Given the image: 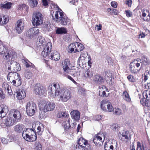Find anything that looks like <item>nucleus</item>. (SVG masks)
I'll return each mask as SVG.
<instances>
[{"instance_id": "obj_45", "label": "nucleus", "mask_w": 150, "mask_h": 150, "mask_svg": "<svg viewBox=\"0 0 150 150\" xmlns=\"http://www.w3.org/2000/svg\"><path fill=\"white\" fill-rule=\"evenodd\" d=\"M12 3H11L7 2L5 4H1V7L4 8H10L11 7Z\"/></svg>"}, {"instance_id": "obj_19", "label": "nucleus", "mask_w": 150, "mask_h": 150, "mask_svg": "<svg viewBox=\"0 0 150 150\" xmlns=\"http://www.w3.org/2000/svg\"><path fill=\"white\" fill-rule=\"evenodd\" d=\"M93 142L97 146H101L103 144V140H102V137L98 134L96 135L93 139Z\"/></svg>"}, {"instance_id": "obj_54", "label": "nucleus", "mask_w": 150, "mask_h": 150, "mask_svg": "<svg viewBox=\"0 0 150 150\" xmlns=\"http://www.w3.org/2000/svg\"><path fill=\"white\" fill-rule=\"evenodd\" d=\"M108 11H112V13L115 15H117V11L116 9L112 8L111 9V8H109L108 9Z\"/></svg>"}, {"instance_id": "obj_38", "label": "nucleus", "mask_w": 150, "mask_h": 150, "mask_svg": "<svg viewBox=\"0 0 150 150\" xmlns=\"http://www.w3.org/2000/svg\"><path fill=\"white\" fill-rule=\"evenodd\" d=\"M69 116L68 114L66 112H59L57 117L59 118H65Z\"/></svg>"}, {"instance_id": "obj_34", "label": "nucleus", "mask_w": 150, "mask_h": 150, "mask_svg": "<svg viewBox=\"0 0 150 150\" xmlns=\"http://www.w3.org/2000/svg\"><path fill=\"white\" fill-rule=\"evenodd\" d=\"M16 53L13 50H10L8 52L6 51L5 54H4V56H14L16 55Z\"/></svg>"}, {"instance_id": "obj_23", "label": "nucleus", "mask_w": 150, "mask_h": 150, "mask_svg": "<svg viewBox=\"0 0 150 150\" xmlns=\"http://www.w3.org/2000/svg\"><path fill=\"white\" fill-rule=\"evenodd\" d=\"M142 15L144 21L148 22L150 21V15L149 10H143Z\"/></svg>"}, {"instance_id": "obj_16", "label": "nucleus", "mask_w": 150, "mask_h": 150, "mask_svg": "<svg viewBox=\"0 0 150 150\" xmlns=\"http://www.w3.org/2000/svg\"><path fill=\"white\" fill-rule=\"evenodd\" d=\"M39 30L38 28L37 27L33 28L27 31L26 34L30 38H32L39 33Z\"/></svg>"}, {"instance_id": "obj_11", "label": "nucleus", "mask_w": 150, "mask_h": 150, "mask_svg": "<svg viewBox=\"0 0 150 150\" xmlns=\"http://www.w3.org/2000/svg\"><path fill=\"white\" fill-rule=\"evenodd\" d=\"M36 105L32 102H29L27 103L26 107V111L27 114L30 116H32L36 111Z\"/></svg>"}, {"instance_id": "obj_6", "label": "nucleus", "mask_w": 150, "mask_h": 150, "mask_svg": "<svg viewBox=\"0 0 150 150\" xmlns=\"http://www.w3.org/2000/svg\"><path fill=\"white\" fill-rule=\"evenodd\" d=\"M7 79H9L13 85L18 86L21 84V77L16 72H10L8 74Z\"/></svg>"}, {"instance_id": "obj_64", "label": "nucleus", "mask_w": 150, "mask_h": 150, "mask_svg": "<svg viewBox=\"0 0 150 150\" xmlns=\"http://www.w3.org/2000/svg\"><path fill=\"white\" fill-rule=\"evenodd\" d=\"M111 4L112 7L116 8L117 7V3L115 1H112L111 3Z\"/></svg>"}, {"instance_id": "obj_17", "label": "nucleus", "mask_w": 150, "mask_h": 150, "mask_svg": "<svg viewBox=\"0 0 150 150\" xmlns=\"http://www.w3.org/2000/svg\"><path fill=\"white\" fill-rule=\"evenodd\" d=\"M24 24L22 20H18L16 24V30L18 33H21L23 30Z\"/></svg>"}, {"instance_id": "obj_57", "label": "nucleus", "mask_w": 150, "mask_h": 150, "mask_svg": "<svg viewBox=\"0 0 150 150\" xmlns=\"http://www.w3.org/2000/svg\"><path fill=\"white\" fill-rule=\"evenodd\" d=\"M52 7H53L56 9H57L58 11H62V10L59 8L57 4H52Z\"/></svg>"}, {"instance_id": "obj_37", "label": "nucleus", "mask_w": 150, "mask_h": 150, "mask_svg": "<svg viewBox=\"0 0 150 150\" xmlns=\"http://www.w3.org/2000/svg\"><path fill=\"white\" fill-rule=\"evenodd\" d=\"M6 51V48L1 42H0V55L5 54Z\"/></svg>"}, {"instance_id": "obj_49", "label": "nucleus", "mask_w": 150, "mask_h": 150, "mask_svg": "<svg viewBox=\"0 0 150 150\" xmlns=\"http://www.w3.org/2000/svg\"><path fill=\"white\" fill-rule=\"evenodd\" d=\"M111 128L113 131H115L119 128V126L117 124L114 123L112 125Z\"/></svg>"}, {"instance_id": "obj_56", "label": "nucleus", "mask_w": 150, "mask_h": 150, "mask_svg": "<svg viewBox=\"0 0 150 150\" xmlns=\"http://www.w3.org/2000/svg\"><path fill=\"white\" fill-rule=\"evenodd\" d=\"M145 106L150 107V98L146 99Z\"/></svg>"}, {"instance_id": "obj_9", "label": "nucleus", "mask_w": 150, "mask_h": 150, "mask_svg": "<svg viewBox=\"0 0 150 150\" xmlns=\"http://www.w3.org/2000/svg\"><path fill=\"white\" fill-rule=\"evenodd\" d=\"M84 49V46L81 44L76 42L71 44L69 47V52L74 53L82 50Z\"/></svg>"}, {"instance_id": "obj_53", "label": "nucleus", "mask_w": 150, "mask_h": 150, "mask_svg": "<svg viewBox=\"0 0 150 150\" xmlns=\"http://www.w3.org/2000/svg\"><path fill=\"white\" fill-rule=\"evenodd\" d=\"M45 27L46 29L48 31H51L52 30L51 25L50 23H48L47 24L45 25Z\"/></svg>"}, {"instance_id": "obj_52", "label": "nucleus", "mask_w": 150, "mask_h": 150, "mask_svg": "<svg viewBox=\"0 0 150 150\" xmlns=\"http://www.w3.org/2000/svg\"><path fill=\"white\" fill-rule=\"evenodd\" d=\"M60 56V55L59 53L56 51H54L52 52L50 56Z\"/></svg>"}, {"instance_id": "obj_36", "label": "nucleus", "mask_w": 150, "mask_h": 150, "mask_svg": "<svg viewBox=\"0 0 150 150\" xmlns=\"http://www.w3.org/2000/svg\"><path fill=\"white\" fill-rule=\"evenodd\" d=\"M93 75V72L90 70L88 69L86 71L84 76L86 78H91Z\"/></svg>"}, {"instance_id": "obj_7", "label": "nucleus", "mask_w": 150, "mask_h": 150, "mask_svg": "<svg viewBox=\"0 0 150 150\" xmlns=\"http://www.w3.org/2000/svg\"><path fill=\"white\" fill-rule=\"evenodd\" d=\"M6 61L8 64V69L11 70V68H13V70L15 71H20L21 69L20 64L16 61H14V58L13 57H5Z\"/></svg>"}, {"instance_id": "obj_14", "label": "nucleus", "mask_w": 150, "mask_h": 150, "mask_svg": "<svg viewBox=\"0 0 150 150\" xmlns=\"http://www.w3.org/2000/svg\"><path fill=\"white\" fill-rule=\"evenodd\" d=\"M77 143L82 148L88 149L90 148L89 144L88 141L83 137L79 138L77 141Z\"/></svg>"}, {"instance_id": "obj_51", "label": "nucleus", "mask_w": 150, "mask_h": 150, "mask_svg": "<svg viewBox=\"0 0 150 150\" xmlns=\"http://www.w3.org/2000/svg\"><path fill=\"white\" fill-rule=\"evenodd\" d=\"M85 91L84 88H80L78 90V92L80 94L83 95H84L85 93Z\"/></svg>"}, {"instance_id": "obj_22", "label": "nucleus", "mask_w": 150, "mask_h": 150, "mask_svg": "<svg viewBox=\"0 0 150 150\" xmlns=\"http://www.w3.org/2000/svg\"><path fill=\"white\" fill-rule=\"evenodd\" d=\"M71 118L76 121L79 120L80 117V112L77 110H73L70 112Z\"/></svg>"}, {"instance_id": "obj_18", "label": "nucleus", "mask_w": 150, "mask_h": 150, "mask_svg": "<svg viewBox=\"0 0 150 150\" xmlns=\"http://www.w3.org/2000/svg\"><path fill=\"white\" fill-rule=\"evenodd\" d=\"M64 15L63 13L60 11H56L54 14V16L52 15V18L54 21L59 22Z\"/></svg>"}, {"instance_id": "obj_4", "label": "nucleus", "mask_w": 150, "mask_h": 150, "mask_svg": "<svg viewBox=\"0 0 150 150\" xmlns=\"http://www.w3.org/2000/svg\"><path fill=\"white\" fill-rule=\"evenodd\" d=\"M39 106L40 110L45 113L47 112L53 110L55 108V103L43 100L40 101Z\"/></svg>"}, {"instance_id": "obj_48", "label": "nucleus", "mask_w": 150, "mask_h": 150, "mask_svg": "<svg viewBox=\"0 0 150 150\" xmlns=\"http://www.w3.org/2000/svg\"><path fill=\"white\" fill-rule=\"evenodd\" d=\"M35 148L37 150H42V146L39 142H36L35 143Z\"/></svg>"}, {"instance_id": "obj_27", "label": "nucleus", "mask_w": 150, "mask_h": 150, "mask_svg": "<svg viewBox=\"0 0 150 150\" xmlns=\"http://www.w3.org/2000/svg\"><path fill=\"white\" fill-rule=\"evenodd\" d=\"M105 78L106 81L110 85H111L113 83L112 80V74L110 72H107L105 75Z\"/></svg>"}, {"instance_id": "obj_43", "label": "nucleus", "mask_w": 150, "mask_h": 150, "mask_svg": "<svg viewBox=\"0 0 150 150\" xmlns=\"http://www.w3.org/2000/svg\"><path fill=\"white\" fill-rule=\"evenodd\" d=\"M143 96L146 99L150 98V91L147 90L144 91L143 93Z\"/></svg>"}, {"instance_id": "obj_5", "label": "nucleus", "mask_w": 150, "mask_h": 150, "mask_svg": "<svg viewBox=\"0 0 150 150\" xmlns=\"http://www.w3.org/2000/svg\"><path fill=\"white\" fill-rule=\"evenodd\" d=\"M23 138L27 141H34L37 139L36 134L34 129L31 128L24 129L22 134Z\"/></svg>"}, {"instance_id": "obj_13", "label": "nucleus", "mask_w": 150, "mask_h": 150, "mask_svg": "<svg viewBox=\"0 0 150 150\" xmlns=\"http://www.w3.org/2000/svg\"><path fill=\"white\" fill-rule=\"evenodd\" d=\"M70 65V61L68 59H65L62 63V66L64 71L70 74H74L71 72L73 71L72 69H70L69 67Z\"/></svg>"}, {"instance_id": "obj_31", "label": "nucleus", "mask_w": 150, "mask_h": 150, "mask_svg": "<svg viewBox=\"0 0 150 150\" xmlns=\"http://www.w3.org/2000/svg\"><path fill=\"white\" fill-rule=\"evenodd\" d=\"M67 29L64 27L58 28L56 30V33L57 34H64L67 33Z\"/></svg>"}, {"instance_id": "obj_32", "label": "nucleus", "mask_w": 150, "mask_h": 150, "mask_svg": "<svg viewBox=\"0 0 150 150\" xmlns=\"http://www.w3.org/2000/svg\"><path fill=\"white\" fill-rule=\"evenodd\" d=\"M24 127V125L22 124H18L14 127L15 130L18 133H21Z\"/></svg>"}, {"instance_id": "obj_25", "label": "nucleus", "mask_w": 150, "mask_h": 150, "mask_svg": "<svg viewBox=\"0 0 150 150\" xmlns=\"http://www.w3.org/2000/svg\"><path fill=\"white\" fill-rule=\"evenodd\" d=\"M103 77L99 75H96L94 77L93 81L96 83L101 84L103 82Z\"/></svg>"}, {"instance_id": "obj_8", "label": "nucleus", "mask_w": 150, "mask_h": 150, "mask_svg": "<svg viewBox=\"0 0 150 150\" xmlns=\"http://www.w3.org/2000/svg\"><path fill=\"white\" fill-rule=\"evenodd\" d=\"M42 14L39 12H36L34 13L32 20L33 25L37 26L42 24L43 18Z\"/></svg>"}, {"instance_id": "obj_40", "label": "nucleus", "mask_w": 150, "mask_h": 150, "mask_svg": "<svg viewBox=\"0 0 150 150\" xmlns=\"http://www.w3.org/2000/svg\"><path fill=\"white\" fill-rule=\"evenodd\" d=\"M114 112L115 114L118 115H120L122 114V110L118 108H115Z\"/></svg>"}, {"instance_id": "obj_39", "label": "nucleus", "mask_w": 150, "mask_h": 150, "mask_svg": "<svg viewBox=\"0 0 150 150\" xmlns=\"http://www.w3.org/2000/svg\"><path fill=\"white\" fill-rule=\"evenodd\" d=\"M2 87L5 89L6 90L8 93H10L11 92V91L10 90L11 87L7 83H4L2 85Z\"/></svg>"}, {"instance_id": "obj_61", "label": "nucleus", "mask_w": 150, "mask_h": 150, "mask_svg": "<svg viewBox=\"0 0 150 150\" xmlns=\"http://www.w3.org/2000/svg\"><path fill=\"white\" fill-rule=\"evenodd\" d=\"M132 1L131 0H127L126 1V4L128 5L129 7H131L132 4Z\"/></svg>"}, {"instance_id": "obj_42", "label": "nucleus", "mask_w": 150, "mask_h": 150, "mask_svg": "<svg viewBox=\"0 0 150 150\" xmlns=\"http://www.w3.org/2000/svg\"><path fill=\"white\" fill-rule=\"evenodd\" d=\"M104 148L105 150H116L113 149V146L112 145H110L107 144H105Z\"/></svg>"}, {"instance_id": "obj_62", "label": "nucleus", "mask_w": 150, "mask_h": 150, "mask_svg": "<svg viewBox=\"0 0 150 150\" xmlns=\"http://www.w3.org/2000/svg\"><path fill=\"white\" fill-rule=\"evenodd\" d=\"M50 59L51 60H53L55 61H57L59 60L60 59V57H50Z\"/></svg>"}, {"instance_id": "obj_58", "label": "nucleus", "mask_w": 150, "mask_h": 150, "mask_svg": "<svg viewBox=\"0 0 150 150\" xmlns=\"http://www.w3.org/2000/svg\"><path fill=\"white\" fill-rule=\"evenodd\" d=\"M5 97V94L3 93L2 89L0 88V98L4 99Z\"/></svg>"}, {"instance_id": "obj_35", "label": "nucleus", "mask_w": 150, "mask_h": 150, "mask_svg": "<svg viewBox=\"0 0 150 150\" xmlns=\"http://www.w3.org/2000/svg\"><path fill=\"white\" fill-rule=\"evenodd\" d=\"M44 126L41 123H40L37 128V133L39 135H41L44 131Z\"/></svg>"}, {"instance_id": "obj_12", "label": "nucleus", "mask_w": 150, "mask_h": 150, "mask_svg": "<svg viewBox=\"0 0 150 150\" xmlns=\"http://www.w3.org/2000/svg\"><path fill=\"white\" fill-rule=\"evenodd\" d=\"M34 91L35 94L41 96H46L47 95L46 89L41 86H35V88Z\"/></svg>"}, {"instance_id": "obj_15", "label": "nucleus", "mask_w": 150, "mask_h": 150, "mask_svg": "<svg viewBox=\"0 0 150 150\" xmlns=\"http://www.w3.org/2000/svg\"><path fill=\"white\" fill-rule=\"evenodd\" d=\"M99 95L102 97H107L109 95L107 88L105 86H100L99 87Z\"/></svg>"}, {"instance_id": "obj_28", "label": "nucleus", "mask_w": 150, "mask_h": 150, "mask_svg": "<svg viewBox=\"0 0 150 150\" xmlns=\"http://www.w3.org/2000/svg\"><path fill=\"white\" fill-rule=\"evenodd\" d=\"M129 70L132 74H137L140 69V68L139 69L136 68L135 64L131 63L129 66Z\"/></svg>"}, {"instance_id": "obj_21", "label": "nucleus", "mask_w": 150, "mask_h": 150, "mask_svg": "<svg viewBox=\"0 0 150 150\" xmlns=\"http://www.w3.org/2000/svg\"><path fill=\"white\" fill-rule=\"evenodd\" d=\"M76 124L75 122L73 123L70 125L69 120L65 121L63 124L65 130L68 131L72 128H74L75 127Z\"/></svg>"}, {"instance_id": "obj_29", "label": "nucleus", "mask_w": 150, "mask_h": 150, "mask_svg": "<svg viewBox=\"0 0 150 150\" xmlns=\"http://www.w3.org/2000/svg\"><path fill=\"white\" fill-rule=\"evenodd\" d=\"M122 96L124 100L128 102H131V98L129 94L127 91H125L123 92Z\"/></svg>"}, {"instance_id": "obj_20", "label": "nucleus", "mask_w": 150, "mask_h": 150, "mask_svg": "<svg viewBox=\"0 0 150 150\" xmlns=\"http://www.w3.org/2000/svg\"><path fill=\"white\" fill-rule=\"evenodd\" d=\"M122 140L124 142H128L131 139V135L128 131H125L123 132L122 134Z\"/></svg>"}, {"instance_id": "obj_30", "label": "nucleus", "mask_w": 150, "mask_h": 150, "mask_svg": "<svg viewBox=\"0 0 150 150\" xmlns=\"http://www.w3.org/2000/svg\"><path fill=\"white\" fill-rule=\"evenodd\" d=\"M60 22L62 25H65L69 23V19L66 16L64 15Z\"/></svg>"}, {"instance_id": "obj_44", "label": "nucleus", "mask_w": 150, "mask_h": 150, "mask_svg": "<svg viewBox=\"0 0 150 150\" xmlns=\"http://www.w3.org/2000/svg\"><path fill=\"white\" fill-rule=\"evenodd\" d=\"M127 79L130 82H134L136 81V79L132 75H129L127 76Z\"/></svg>"}, {"instance_id": "obj_24", "label": "nucleus", "mask_w": 150, "mask_h": 150, "mask_svg": "<svg viewBox=\"0 0 150 150\" xmlns=\"http://www.w3.org/2000/svg\"><path fill=\"white\" fill-rule=\"evenodd\" d=\"M17 93L16 97L19 100H21L26 96V93L24 90L20 89Z\"/></svg>"}, {"instance_id": "obj_41", "label": "nucleus", "mask_w": 150, "mask_h": 150, "mask_svg": "<svg viewBox=\"0 0 150 150\" xmlns=\"http://www.w3.org/2000/svg\"><path fill=\"white\" fill-rule=\"evenodd\" d=\"M6 115V113L5 111V109L0 107V117L3 118Z\"/></svg>"}, {"instance_id": "obj_47", "label": "nucleus", "mask_w": 150, "mask_h": 150, "mask_svg": "<svg viewBox=\"0 0 150 150\" xmlns=\"http://www.w3.org/2000/svg\"><path fill=\"white\" fill-rule=\"evenodd\" d=\"M22 62L25 65V66L26 67H32L33 68L34 66L32 64V63H31V64L30 65L29 64L27 61L25 60V59H22Z\"/></svg>"}, {"instance_id": "obj_2", "label": "nucleus", "mask_w": 150, "mask_h": 150, "mask_svg": "<svg viewBox=\"0 0 150 150\" xmlns=\"http://www.w3.org/2000/svg\"><path fill=\"white\" fill-rule=\"evenodd\" d=\"M36 45L40 48L43 47V50L42 52L43 56H47L49 55L52 47L51 42L46 43L45 38L41 36L38 37L36 42Z\"/></svg>"}, {"instance_id": "obj_10", "label": "nucleus", "mask_w": 150, "mask_h": 150, "mask_svg": "<svg viewBox=\"0 0 150 150\" xmlns=\"http://www.w3.org/2000/svg\"><path fill=\"white\" fill-rule=\"evenodd\" d=\"M100 107L104 111L111 112L113 110V108L111 103L108 100L104 99L100 102Z\"/></svg>"}, {"instance_id": "obj_1", "label": "nucleus", "mask_w": 150, "mask_h": 150, "mask_svg": "<svg viewBox=\"0 0 150 150\" xmlns=\"http://www.w3.org/2000/svg\"><path fill=\"white\" fill-rule=\"evenodd\" d=\"M49 93L51 97L59 96V100L62 102H66L71 98V92L67 89L61 88L59 84L54 83L49 87Z\"/></svg>"}, {"instance_id": "obj_63", "label": "nucleus", "mask_w": 150, "mask_h": 150, "mask_svg": "<svg viewBox=\"0 0 150 150\" xmlns=\"http://www.w3.org/2000/svg\"><path fill=\"white\" fill-rule=\"evenodd\" d=\"M140 103L143 106H145L146 100L144 99H141L140 101Z\"/></svg>"}, {"instance_id": "obj_60", "label": "nucleus", "mask_w": 150, "mask_h": 150, "mask_svg": "<svg viewBox=\"0 0 150 150\" xmlns=\"http://www.w3.org/2000/svg\"><path fill=\"white\" fill-rule=\"evenodd\" d=\"M88 54L87 52L85 51L82 52L81 54V55L80 56H88Z\"/></svg>"}, {"instance_id": "obj_26", "label": "nucleus", "mask_w": 150, "mask_h": 150, "mask_svg": "<svg viewBox=\"0 0 150 150\" xmlns=\"http://www.w3.org/2000/svg\"><path fill=\"white\" fill-rule=\"evenodd\" d=\"M9 20V17L7 15L0 16V25H2L7 23Z\"/></svg>"}, {"instance_id": "obj_55", "label": "nucleus", "mask_w": 150, "mask_h": 150, "mask_svg": "<svg viewBox=\"0 0 150 150\" xmlns=\"http://www.w3.org/2000/svg\"><path fill=\"white\" fill-rule=\"evenodd\" d=\"M126 16L128 17H131L132 16V12L129 10H127L125 11Z\"/></svg>"}, {"instance_id": "obj_50", "label": "nucleus", "mask_w": 150, "mask_h": 150, "mask_svg": "<svg viewBox=\"0 0 150 150\" xmlns=\"http://www.w3.org/2000/svg\"><path fill=\"white\" fill-rule=\"evenodd\" d=\"M137 150H142L144 149L143 146H142L141 144L139 142H137Z\"/></svg>"}, {"instance_id": "obj_3", "label": "nucleus", "mask_w": 150, "mask_h": 150, "mask_svg": "<svg viewBox=\"0 0 150 150\" xmlns=\"http://www.w3.org/2000/svg\"><path fill=\"white\" fill-rule=\"evenodd\" d=\"M21 115L20 112L17 110L11 111L10 116L6 119L4 124L6 126L13 125L15 122H20L21 120Z\"/></svg>"}, {"instance_id": "obj_59", "label": "nucleus", "mask_w": 150, "mask_h": 150, "mask_svg": "<svg viewBox=\"0 0 150 150\" xmlns=\"http://www.w3.org/2000/svg\"><path fill=\"white\" fill-rule=\"evenodd\" d=\"M1 141L4 144H6L8 143L7 140L4 138L2 137L1 138Z\"/></svg>"}, {"instance_id": "obj_33", "label": "nucleus", "mask_w": 150, "mask_h": 150, "mask_svg": "<svg viewBox=\"0 0 150 150\" xmlns=\"http://www.w3.org/2000/svg\"><path fill=\"white\" fill-rule=\"evenodd\" d=\"M24 76L25 78L28 79H30L33 76V74L31 71L28 69L25 70L24 73Z\"/></svg>"}, {"instance_id": "obj_46", "label": "nucleus", "mask_w": 150, "mask_h": 150, "mask_svg": "<svg viewBox=\"0 0 150 150\" xmlns=\"http://www.w3.org/2000/svg\"><path fill=\"white\" fill-rule=\"evenodd\" d=\"M30 5L33 7H36L38 4V2L37 0H28Z\"/></svg>"}]
</instances>
